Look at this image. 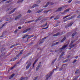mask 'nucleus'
Wrapping results in <instances>:
<instances>
[{"label": "nucleus", "instance_id": "dca6fc26", "mask_svg": "<svg viewBox=\"0 0 80 80\" xmlns=\"http://www.w3.org/2000/svg\"><path fill=\"white\" fill-rule=\"evenodd\" d=\"M38 5L37 4H34L32 7V8H34L35 7H38Z\"/></svg>", "mask_w": 80, "mask_h": 80}, {"label": "nucleus", "instance_id": "864d4df0", "mask_svg": "<svg viewBox=\"0 0 80 80\" xmlns=\"http://www.w3.org/2000/svg\"><path fill=\"white\" fill-rule=\"evenodd\" d=\"M11 9H10V8H9V9H7V10H10Z\"/></svg>", "mask_w": 80, "mask_h": 80}, {"label": "nucleus", "instance_id": "052dcab7", "mask_svg": "<svg viewBox=\"0 0 80 80\" xmlns=\"http://www.w3.org/2000/svg\"><path fill=\"white\" fill-rule=\"evenodd\" d=\"M55 52H58V50H56V51H55Z\"/></svg>", "mask_w": 80, "mask_h": 80}, {"label": "nucleus", "instance_id": "e433bc0d", "mask_svg": "<svg viewBox=\"0 0 80 80\" xmlns=\"http://www.w3.org/2000/svg\"><path fill=\"white\" fill-rule=\"evenodd\" d=\"M76 33V32H75V33H73L72 35V37H74V35H75Z\"/></svg>", "mask_w": 80, "mask_h": 80}, {"label": "nucleus", "instance_id": "f257e3e1", "mask_svg": "<svg viewBox=\"0 0 80 80\" xmlns=\"http://www.w3.org/2000/svg\"><path fill=\"white\" fill-rule=\"evenodd\" d=\"M22 53H23V50H22L20 52V53H19L18 55H17V57H16L12 59L11 61V62H13V61H15V60H17V59H18V58H19V56H20V55L22 54Z\"/></svg>", "mask_w": 80, "mask_h": 80}, {"label": "nucleus", "instance_id": "2f4dec72", "mask_svg": "<svg viewBox=\"0 0 80 80\" xmlns=\"http://www.w3.org/2000/svg\"><path fill=\"white\" fill-rule=\"evenodd\" d=\"M48 26H49V25H48V27H47L46 28H44L42 29V30H43V29H47V28H48Z\"/></svg>", "mask_w": 80, "mask_h": 80}, {"label": "nucleus", "instance_id": "4be33fe9", "mask_svg": "<svg viewBox=\"0 0 80 80\" xmlns=\"http://www.w3.org/2000/svg\"><path fill=\"white\" fill-rule=\"evenodd\" d=\"M65 39H66V38L64 37L61 40V42H63V41L65 40Z\"/></svg>", "mask_w": 80, "mask_h": 80}, {"label": "nucleus", "instance_id": "2eb2a0df", "mask_svg": "<svg viewBox=\"0 0 80 80\" xmlns=\"http://www.w3.org/2000/svg\"><path fill=\"white\" fill-rule=\"evenodd\" d=\"M43 11V9H41L36 12V13H40Z\"/></svg>", "mask_w": 80, "mask_h": 80}, {"label": "nucleus", "instance_id": "393cba45", "mask_svg": "<svg viewBox=\"0 0 80 80\" xmlns=\"http://www.w3.org/2000/svg\"><path fill=\"white\" fill-rule=\"evenodd\" d=\"M27 78H21L20 80H27Z\"/></svg>", "mask_w": 80, "mask_h": 80}, {"label": "nucleus", "instance_id": "9d476101", "mask_svg": "<svg viewBox=\"0 0 80 80\" xmlns=\"http://www.w3.org/2000/svg\"><path fill=\"white\" fill-rule=\"evenodd\" d=\"M16 10V8H14L12 11H11L10 12H9V15L12 14V13H13V12H15V11Z\"/></svg>", "mask_w": 80, "mask_h": 80}, {"label": "nucleus", "instance_id": "de8ad7c7", "mask_svg": "<svg viewBox=\"0 0 80 80\" xmlns=\"http://www.w3.org/2000/svg\"><path fill=\"white\" fill-rule=\"evenodd\" d=\"M77 18H80V15L77 17Z\"/></svg>", "mask_w": 80, "mask_h": 80}, {"label": "nucleus", "instance_id": "a18cd8bd", "mask_svg": "<svg viewBox=\"0 0 80 80\" xmlns=\"http://www.w3.org/2000/svg\"><path fill=\"white\" fill-rule=\"evenodd\" d=\"M75 58H76V59H77V58H78V56H77L76 57H75Z\"/></svg>", "mask_w": 80, "mask_h": 80}, {"label": "nucleus", "instance_id": "7c9ffc66", "mask_svg": "<svg viewBox=\"0 0 80 80\" xmlns=\"http://www.w3.org/2000/svg\"><path fill=\"white\" fill-rule=\"evenodd\" d=\"M76 62H77V60H74L73 62H72V63H75Z\"/></svg>", "mask_w": 80, "mask_h": 80}, {"label": "nucleus", "instance_id": "49530a36", "mask_svg": "<svg viewBox=\"0 0 80 80\" xmlns=\"http://www.w3.org/2000/svg\"><path fill=\"white\" fill-rule=\"evenodd\" d=\"M67 20H68V18H67L66 19H65V21H67Z\"/></svg>", "mask_w": 80, "mask_h": 80}, {"label": "nucleus", "instance_id": "1a4fd4ad", "mask_svg": "<svg viewBox=\"0 0 80 80\" xmlns=\"http://www.w3.org/2000/svg\"><path fill=\"white\" fill-rule=\"evenodd\" d=\"M21 17H22V15L21 14L19 15V16H18L17 17H16L15 18V20H17V19H18V18H20Z\"/></svg>", "mask_w": 80, "mask_h": 80}, {"label": "nucleus", "instance_id": "72a5a7b5", "mask_svg": "<svg viewBox=\"0 0 80 80\" xmlns=\"http://www.w3.org/2000/svg\"><path fill=\"white\" fill-rule=\"evenodd\" d=\"M73 0H69L68 1V3H71V2H72V1Z\"/></svg>", "mask_w": 80, "mask_h": 80}, {"label": "nucleus", "instance_id": "cd10ccee", "mask_svg": "<svg viewBox=\"0 0 80 80\" xmlns=\"http://www.w3.org/2000/svg\"><path fill=\"white\" fill-rule=\"evenodd\" d=\"M79 70L77 69L76 70L75 72V73H79Z\"/></svg>", "mask_w": 80, "mask_h": 80}, {"label": "nucleus", "instance_id": "603ef678", "mask_svg": "<svg viewBox=\"0 0 80 80\" xmlns=\"http://www.w3.org/2000/svg\"><path fill=\"white\" fill-rule=\"evenodd\" d=\"M6 0H3L2 1V2H5V1H6Z\"/></svg>", "mask_w": 80, "mask_h": 80}, {"label": "nucleus", "instance_id": "0e129e2a", "mask_svg": "<svg viewBox=\"0 0 80 80\" xmlns=\"http://www.w3.org/2000/svg\"><path fill=\"white\" fill-rule=\"evenodd\" d=\"M52 63L54 64V62H52Z\"/></svg>", "mask_w": 80, "mask_h": 80}, {"label": "nucleus", "instance_id": "473e14b6", "mask_svg": "<svg viewBox=\"0 0 80 80\" xmlns=\"http://www.w3.org/2000/svg\"><path fill=\"white\" fill-rule=\"evenodd\" d=\"M38 78V77H36V78H34L33 79V80H37V78Z\"/></svg>", "mask_w": 80, "mask_h": 80}, {"label": "nucleus", "instance_id": "c85d7f7f", "mask_svg": "<svg viewBox=\"0 0 80 80\" xmlns=\"http://www.w3.org/2000/svg\"><path fill=\"white\" fill-rule=\"evenodd\" d=\"M64 52H62L61 54V55L60 56V57H61V56H63V55H64Z\"/></svg>", "mask_w": 80, "mask_h": 80}, {"label": "nucleus", "instance_id": "09e8293b", "mask_svg": "<svg viewBox=\"0 0 80 80\" xmlns=\"http://www.w3.org/2000/svg\"><path fill=\"white\" fill-rule=\"evenodd\" d=\"M5 24H4L2 25V27H4V26H5Z\"/></svg>", "mask_w": 80, "mask_h": 80}, {"label": "nucleus", "instance_id": "37998d69", "mask_svg": "<svg viewBox=\"0 0 80 80\" xmlns=\"http://www.w3.org/2000/svg\"><path fill=\"white\" fill-rule=\"evenodd\" d=\"M28 13H30V12H31V11L30 10H28Z\"/></svg>", "mask_w": 80, "mask_h": 80}, {"label": "nucleus", "instance_id": "aec40b11", "mask_svg": "<svg viewBox=\"0 0 80 80\" xmlns=\"http://www.w3.org/2000/svg\"><path fill=\"white\" fill-rule=\"evenodd\" d=\"M70 15H69L68 16H65L63 18V19H65V18H67V17H70Z\"/></svg>", "mask_w": 80, "mask_h": 80}, {"label": "nucleus", "instance_id": "c03bdc74", "mask_svg": "<svg viewBox=\"0 0 80 80\" xmlns=\"http://www.w3.org/2000/svg\"><path fill=\"white\" fill-rule=\"evenodd\" d=\"M15 66H14L13 67H12V68H11V70H12L13 68H14V67H15Z\"/></svg>", "mask_w": 80, "mask_h": 80}, {"label": "nucleus", "instance_id": "f8f14e48", "mask_svg": "<svg viewBox=\"0 0 80 80\" xmlns=\"http://www.w3.org/2000/svg\"><path fill=\"white\" fill-rule=\"evenodd\" d=\"M14 76H15V74H13L9 77V79H12V78H13Z\"/></svg>", "mask_w": 80, "mask_h": 80}, {"label": "nucleus", "instance_id": "4c0bfd02", "mask_svg": "<svg viewBox=\"0 0 80 80\" xmlns=\"http://www.w3.org/2000/svg\"><path fill=\"white\" fill-rule=\"evenodd\" d=\"M23 0H19V2H23Z\"/></svg>", "mask_w": 80, "mask_h": 80}, {"label": "nucleus", "instance_id": "4d7b16f0", "mask_svg": "<svg viewBox=\"0 0 80 80\" xmlns=\"http://www.w3.org/2000/svg\"><path fill=\"white\" fill-rule=\"evenodd\" d=\"M57 19H58L56 18H54V20H57Z\"/></svg>", "mask_w": 80, "mask_h": 80}, {"label": "nucleus", "instance_id": "e2e57ef3", "mask_svg": "<svg viewBox=\"0 0 80 80\" xmlns=\"http://www.w3.org/2000/svg\"><path fill=\"white\" fill-rule=\"evenodd\" d=\"M56 70V69H54V71H55V70Z\"/></svg>", "mask_w": 80, "mask_h": 80}, {"label": "nucleus", "instance_id": "7ed1b4c3", "mask_svg": "<svg viewBox=\"0 0 80 80\" xmlns=\"http://www.w3.org/2000/svg\"><path fill=\"white\" fill-rule=\"evenodd\" d=\"M75 40L72 41H71V43L69 45V47H70V48H73V47H74V46H75V44H73V42H75Z\"/></svg>", "mask_w": 80, "mask_h": 80}, {"label": "nucleus", "instance_id": "a211bd4d", "mask_svg": "<svg viewBox=\"0 0 80 80\" xmlns=\"http://www.w3.org/2000/svg\"><path fill=\"white\" fill-rule=\"evenodd\" d=\"M72 24L73 23H72V22H70L69 23L68 25V27H70V26H72Z\"/></svg>", "mask_w": 80, "mask_h": 80}, {"label": "nucleus", "instance_id": "bf43d9fd", "mask_svg": "<svg viewBox=\"0 0 80 80\" xmlns=\"http://www.w3.org/2000/svg\"><path fill=\"white\" fill-rule=\"evenodd\" d=\"M73 80H76V78H75Z\"/></svg>", "mask_w": 80, "mask_h": 80}, {"label": "nucleus", "instance_id": "6ab92c4d", "mask_svg": "<svg viewBox=\"0 0 80 80\" xmlns=\"http://www.w3.org/2000/svg\"><path fill=\"white\" fill-rule=\"evenodd\" d=\"M28 35H24L23 37H22V38L24 39V38H25L27 37H28Z\"/></svg>", "mask_w": 80, "mask_h": 80}, {"label": "nucleus", "instance_id": "58836bf2", "mask_svg": "<svg viewBox=\"0 0 80 80\" xmlns=\"http://www.w3.org/2000/svg\"><path fill=\"white\" fill-rule=\"evenodd\" d=\"M31 22H32V21H31L28 22V23H31Z\"/></svg>", "mask_w": 80, "mask_h": 80}, {"label": "nucleus", "instance_id": "13d9d810", "mask_svg": "<svg viewBox=\"0 0 80 80\" xmlns=\"http://www.w3.org/2000/svg\"><path fill=\"white\" fill-rule=\"evenodd\" d=\"M45 38H43V39H42V40H44V39H45Z\"/></svg>", "mask_w": 80, "mask_h": 80}, {"label": "nucleus", "instance_id": "39448f33", "mask_svg": "<svg viewBox=\"0 0 80 80\" xmlns=\"http://www.w3.org/2000/svg\"><path fill=\"white\" fill-rule=\"evenodd\" d=\"M53 73V72H51L50 75H46V78L45 80H48V79L49 78V77H50L52 75V74Z\"/></svg>", "mask_w": 80, "mask_h": 80}, {"label": "nucleus", "instance_id": "bb28decb", "mask_svg": "<svg viewBox=\"0 0 80 80\" xmlns=\"http://www.w3.org/2000/svg\"><path fill=\"white\" fill-rule=\"evenodd\" d=\"M47 23H46L45 24L43 25L42 27L44 28L45 27H46V26H47Z\"/></svg>", "mask_w": 80, "mask_h": 80}, {"label": "nucleus", "instance_id": "a878e982", "mask_svg": "<svg viewBox=\"0 0 80 80\" xmlns=\"http://www.w3.org/2000/svg\"><path fill=\"white\" fill-rule=\"evenodd\" d=\"M62 9V8H60L58 9L57 11H61Z\"/></svg>", "mask_w": 80, "mask_h": 80}, {"label": "nucleus", "instance_id": "f3484780", "mask_svg": "<svg viewBox=\"0 0 80 80\" xmlns=\"http://www.w3.org/2000/svg\"><path fill=\"white\" fill-rule=\"evenodd\" d=\"M69 9H66V10H65L64 11V13H67V12H68V11H69Z\"/></svg>", "mask_w": 80, "mask_h": 80}, {"label": "nucleus", "instance_id": "4468645a", "mask_svg": "<svg viewBox=\"0 0 80 80\" xmlns=\"http://www.w3.org/2000/svg\"><path fill=\"white\" fill-rule=\"evenodd\" d=\"M52 10H50L48 11H45L44 12V13H48V12H52Z\"/></svg>", "mask_w": 80, "mask_h": 80}, {"label": "nucleus", "instance_id": "8fccbe9b", "mask_svg": "<svg viewBox=\"0 0 80 80\" xmlns=\"http://www.w3.org/2000/svg\"><path fill=\"white\" fill-rule=\"evenodd\" d=\"M43 43V42H40L39 43V44L40 45V44H41V43Z\"/></svg>", "mask_w": 80, "mask_h": 80}, {"label": "nucleus", "instance_id": "423d86ee", "mask_svg": "<svg viewBox=\"0 0 80 80\" xmlns=\"http://www.w3.org/2000/svg\"><path fill=\"white\" fill-rule=\"evenodd\" d=\"M41 66V62H40L38 65V66L36 68V70L38 71V70H39V68H40V67Z\"/></svg>", "mask_w": 80, "mask_h": 80}, {"label": "nucleus", "instance_id": "ddd939ff", "mask_svg": "<svg viewBox=\"0 0 80 80\" xmlns=\"http://www.w3.org/2000/svg\"><path fill=\"white\" fill-rule=\"evenodd\" d=\"M60 35V33L59 32H58L57 34H55L53 35L54 37H57V36H58Z\"/></svg>", "mask_w": 80, "mask_h": 80}, {"label": "nucleus", "instance_id": "6e6d98bb", "mask_svg": "<svg viewBox=\"0 0 80 80\" xmlns=\"http://www.w3.org/2000/svg\"><path fill=\"white\" fill-rule=\"evenodd\" d=\"M1 22H2V21L1 20H0V23H1Z\"/></svg>", "mask_w": 80, "mask_h": 80}, {"label": "nucleus", "instance_id": "f704fd0d", "mask_svg": "<svg viewBox=\"0 0 80 80\" xmlns=\"http://www.w3.org/2000/svg\"><path fill=\"white\" fill-rule=\"evenodd\" d=\"M15 45H15V44L12 45L11 46L10 48H13V47H14V46H15Z\"/></svg>", "mask_w": 80, "mask_h": 80}, {"label": "nucleus", "instance_id": "c9c22d12", "mask_svg": "<svg viewBox=\"0 0 80 80\" xmlns=\"http://www.w3.org/2000/svg\"><path fill=\"white\" fill-rule=\"evenodd\" d=\"M45 22V19H43L42 20V21H41V23H42L43 22Z\"/></svg>", "mask_w": 80, "mask_h": 80}, {"label": "nucleus", "instance_id": "a19ab883", "mask_svg": "<svg viewBox=\"0 0 80 80\" xmlns=\"http://www.w3.org/2000/svg\"><path fill=\"white\" fill-rule=\"evenodd\" d=\"M18 29H21V28H22V27L20 26L19 27H18Z\"/></svg>", "mask_w": 80, "mask_h": 80}, {"label": "nucleus", "instance_id": "5fc2aeb1", "mask_svg": "<svg viewBox=\"0 0 80 80\" xmlns=\"http://www.w3.org/2000/svg\"><path fill=\"white\" fill-rule=\"evenodd\" d=\"M53 18V17H51V18H50V19H52V18Z\"/></svg>", "mask_w": 80, "mask_h": 80}, {"label": "nucleus", "instance_id": "c756f323", "mask_svg": "<svg viewBox=\"0 0 80 80\" xmlns=\"http://www.w3.org/2000/svg\"><path fill=\"white\" fill-rule=\"evenodd\" d=\"M33 36H34V35H32V36H30L28 38H29V39L31 38H32V37H33Z\"/></svg>", "mask_w": 80, "mask_h": 80}, {"label": "nucleus", "instance_id": "0eeeda50", "mask_svg": "<svg viewBox=\"0 0 80 80\" xmlns=\"http://www.w3.org/2000/svg\"><path fill=\"white\" fill-rule=\"evenodd\" d=\"M37 61H38V59H37L34 62V63L32 65L33 67H32V69H33V68H35V64L36 63V62H37Z\"/></svg>", "mask_w": 80, "mask_h": 80}, {"label": "nucleus", "instance_id": "412c9836", "mask_svg": "<svg viewBox=\"0 0 80 80\" xmlns=\"http://www.w3.org/2000/svg\"><path fill=\"white\" fill-rule=\"evenodd\" d=\"M73 18V16H72L71 17H69L68 18V20H71V19H72V18Z\"/></svg>", "mask_w": 80, "mask_h": 80}, {"label": "nucleus", "instance_id": "9b49d317", "mask_svg": "<svg viewBox=\"0 0 80 80\" xmlns=\"http://www.w3.org/2000/svg\"><path fill=\"white\" fill-rule=\"evenodd\" d=\"M30 30V28H28L27 29H26L24 31H23V33H26L27 32H28V30Z\"/></svg>", "mask_w": 80, "mask_h": 80}, {"label": "nucleus", "instance_id": "680f3d73", "mask_svg": "<svg viewBox=\"0 0 80 80\" xmlns=\"http://www.w3.org/2000/svg\"><path fill=\"white\" fill-rule=\"evenodd\" d=\"M62 68H61V70H60V71H61V70H62Z\"/></svg>", "mask_w": 80, "mask_h": 80}, {"label": "nucleus", "instance_id": "6e6552de", "mask_svg": "<svg viewBox=\"0 0 80 80\" xmlns=\"http://www.w3.org/2000/svg\"><path fill=\"white\" fill-rule=\"evenodd\" d=\"M31 65V63H30L28 64V65L26 66V69H28L29 68V67H30Z\"/></svg>", "mask_w": 80, "mask_h": 80}, {"label": "nucleus", "instance_id": "20e7f679", "mask_svg": "<svg viewBox=\"0 0 80 80\" xmlns=\"http://www.w3.org/2000/svg\"><path fill=\"white\" fill-rule=\"evenodd\" d=\"M67 47V45H64L63 46L62 48H60L59 49V51L60 52H62L63 50H64L65 49V48Z\"/></svg>", "mask_w": 80, "mask_h": 80}, {"label": "nucleus", "instance_id": "5701e85b", "mask_svg": "<svg viewBox=\"0 0 80 80\" xmlns=\"http://www.w3.org/2000/svg\"><path fill=\"white\" fill-rule=\"evenodd\" d=\"M69 60V59H66V60H65V61H64L63 62V63H66V62H68V61Z\"/></svg>", "mask_w": 80, "mask_h": 80}, {"label": "nucleus", "instance_id": "69168bd1", "mask_svg": "<svg viewBox=\"0 0 80 80\" xmlns=\"http://www.w3.org/2000/svg\"><path fill=\"white\" fill-rule=\"evenodd\" d=\"M9 1H8V3H9Z\"/></svg>", "mask_w": 80, "mask_h": 80}, {"label": "nucleus", "instance_id": "ea45409f", "mask_svg": "<svg viewBox=\"0 0 80 80\" xmlns=\"http://www.w3.org/2000/svg\"><path fill=\"white\" fill-rule=\"evenodd\" d=\"M40 2V1H38V2H37V3H39Z\"/></svg>", "mask_w": 80, "mask_h": 80}, {"label": "nucleus", "instance_id": "338daca9", "mask_svg": "<svg viewBox=\"0 0 80 80\" xmlns=\"http://www.w3.org/2000/svg\"><path fill=\"white\" fill-rule=\"evenodd\" d=\"M16 45H18V44H16Z\"/></svg>", "mask_w": 80, "mask_h": 80}, {"label": "nucleus", "instance_id": "3c124183", "mask_svg": "<svg viewBox=\"0 0 80 80\" xmlns=\"http://www.w3.org/2000/svg\"><path fill=\"white\" fill-rule=\"evenodd\" d=\"M58 42H56V43L55 44V45H57V44H58Z\"/></svg>", "mask_w": 80, "mask_h": 80}, {"label": "nucleus", "instance_id": "79ce46f5", "mask_svg": "<svg viewBox=\"0 0 80 80\" xmlns=\"http://www.w3.org/2000/svg\"><path fill=\"white\" fill-rule=\"evenodd\" d=\"M17 30H16L15 31L14 33H17Z\"/></svg>", "mask_w": 80, "mask_h": 80}, {"label": "nucleus", "instance_id": "f03ea898", "mask_svg": "<svg viewBox=\"0 0 80 80\" xmlns=\"http://www.w3.org/2000/svg\"><path fill=\"white\" fill-rule=\"evenodd\" d=\"M48 5H53V3L51 2H48L47 3L46 5L43 6V7H44L45 8L46 7H48Z\"/></svg>", "mask_w": 80, "mask_h": 80}, {"label": "nucleus", "instance_id": "b1692460", "mask_svg": "<svg viewBox=\"0 0 80 80\" xmlns=\"http://www.w3.org/2000/svg\"><path fill=\"white\" fill-rule=\"evenodd\" d=\"M12 20V18H7L6 19V20L7 21H8V20Z\"/></svg>", "mask_w": 80, "mask_h": 80}]
</instances>
